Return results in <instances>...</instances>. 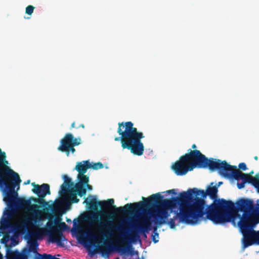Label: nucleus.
Wrapping results in <instances>:
<instances>
[{"instance_id": "31", "label": "nucleus", "mask_w": 259, "mask_h": 259, "mask_svg": "<svg viewBox=\"0 0 259 259\" xmlns=\"http://www.w3.org/2000/svg\"><path fill=\"white\" fill-rule=\"evenodd\" d=\"M239 168L242 169V170H245L247 169V166L245 163L242 162L240 163L238 165Z\"/></svg>"}, {"instance_id": "22", "label": "nucleus", "mask_w": 259, "mask_h": 259, "mask_svg": "<svg viewBox=\"0 0 259 259\" xmlns=\"http://www.w3.org/2000/svg\"><path fill=\"white\" fill-rule=\"evenodd\" d=\"M70 139V144L73 146H78L80 144L81 139L80 138H75L70 133L66 134L63 139L61 140L62 141H66L67 140Z\"/></svg>"}, {"instance_id": "13", "label": "nucleus", "mask_w": 259, "mask_h": 259, "mask_svg": "<svg viewBox=\"0 0 259 259\" xmlns=\"http://www.w3.org/2000/svg\"><path fill=\"white\" fill-rule=\"evenodd\" d=\"M44 229L38 228L37 231L33 232L29 234V239L28 241L29 250V251H32L36 253L37 256H36L35 259H36L38 256V253H39L37 251L38 246L37 239L41 238L44 235Z\"/></svg>"}, {"instance_id": "24", "label": "nucleus", "mask_w": 259, "mask_h": 259, "mask_svg": "<svg viewBox=\"0 0 259 259\" xmlns=\"http://www.w3.org/2000/svg\"><path fill=\"white\" fill-rule=\"evenodd\" d=\"M27 251L26 253H20L18 251H15L8 257V259H27Z\"/></svg>"}, {"instance_id": "10", "label": "nucleus", "mask_w": 259, "mask_h": 259, "mask_svg": "<svg viewBox=\"0 0 259 259\" xmlns=\"http://www.w3.org/2000/svg\"><path fill=\"white\" fill-rule=\"evenodd\" d=\"M152 229L151 222L149 218L142 217V219L133 223L131 233L129 235L130 240L132 241H136L140 238V234H143L146 237V233Z\"/></svg>"}, {"instance_id": "21", "label": "nucleus", "mask_w": 259, "mask_h": 259, "mask_svg": "<svg viewBox=\"0 0 259 259\" xmlns=\"http://www.w3.org/2000/svg\"><path fill=\"white\" fill-rule=\"evenodd\" d=\"M91 166L89 160H84L78 162L75 169L78 172V174H84L89 168H91Z\"/></svg>"}, {"instance_id": "28", "label": "nucleus", "mask_w": 259, "mask_h": 259, "mask_svg": "<svg viewBox=\"0 0 259 259\" xmlns=\"http://www.w3.org/2000/svg\"><path fill=\"white\" fill-rule=\"evenodd\" d=\"M177 217L179 218V217L178 216V215L177 214L176 215L175 217H174V218L173 219H170L169 220V221H166L165 224H168L171 229L175 228L176 224H175V219H177ZM167 220V219L166 220Z\"/></svg>"}, {"instance_id": "6", "label": "nucleus", "mask_w": 259, "mask_h": 259, "mask_svg": "<svg viewBox=\"0 0 259 259\" xmlns=\"http://www.w3.org/2000/svg\"><path fill=\"white\" fill-rule=\"evenodd\" d=\"M6 155L0 148V186L5 187V196L4 201L9 205L14 203L18 196V193L15 191L17 186L21 182L19 175L6 165L8 161L6 160Z\"/></svg>"}, {"instance_id": "33", "label": "nucleus", "mask_w": 259, "mask_h": 259, "mask_svg": "<svg viewBox=\"0 0 259 259\" xmlns=\"http://www.w3.org/2000/svg\"><path fill=\"white\" fill-rule=\"evenodd\" d=\"M256 240H257V244L259 245V231H256Z\"/></svg>"}, {"instance_id": "23", "label": "nucleus", "mask_w": 259, "mask_h": 259, "mask_svg": "<svg viewBox=\"0 0 259 259\" xmlns=\"http://www.w3.org/2000/svg\"><path fill=\"white\" fill-rule=\"evenodd\" d=\"M68 194V198L69 199V202L71 203H77L79 202V199L77 197V192L76 191V189L71 188L70 190L68 191L67 193Z\"/></svg>"}, {"instance_id": "35", "label": "nucleus", "mask_w": 259, "mask_h": 259, "mask_svg": "<svg viewBox=\"0 0 259 259\" xmlns=\"http://www.w3.org/2000/svg\"><path fill=\"white\" fill-rule=\"evenodd\" d=\"M85 186H87V188L89 189V190H92V186L90 185H89L88 184H85Z\"/></svg>"}, {"instance_id": "45", "label": "nucleus", "mask_w": 259, "mask_h": 259, "mask_svg": "<svg viewBox=\"0 0 259 259\" xmlns=\"http://www.w3.org/2000/svg\"><path fill=\"white\" fill-rule=\"evenodd\" d=\"M222 184H223V182H220L219 183V185H221Z\"/></svg>"}, {"instance_id": "30", "label": "nucleus", "mask_w": 259, "mask_h": 259, "mask_svg": "<svg viewBox=\"0 0 259 259\" xmlns=\"http://www.w3.org/2000/svg\"><path fill=\"white\" fill-rule=\"evenodd\" d=\"M35 8L32 5L28 6L25 9V13L28 15H31L33 13Z\"/></svg>"}, {"instance_id": "40", "label": "nucleus", "mask_w": 259, "mask_h": 259, "mask_svg": "<svg viewBox=\"0 0 259 259\" xmlns=\"http://www.w3.org/2000/svg\"><path fill=\"white\" fill-rule=\"evenodd\" d=\"M30 180H27V181L25 182L24 183V185L28 184H29V183H30Z\"/></svg>"}, {"instance_id": "37", "label": "nucleus", "mask_w": 259, "mask_h": 259, "mask_svg": "<svg viewBox=\"0 0 259 259\" xmlns=\"http://www.w3.org/2000/svg\"><path fill=\"white\" fill-rule=\"evenodd\" d=\"M117 230L120 231L121 230V227L120 226H118L115 228Z\"/></svg>"}, {"instance_id": "18", "label": "nucleus", "mask_w": 259, "mask_h": 259, "mask_svg": "<svg viewBox=\"0 0 259 259\" xmlns=\"http://www.w3.org/2000/svg\"><path fill=\"white\" fill-rule=\"evenodd\" d=\"M63 179L64 182L61 185V190L59 191V194L61 196L67 193L74 185L73 183L72 182L71 179L67 175H64Z\"/></svg>"}, {"instance_id": "29", "label": "nucleus", "mask_w": 259, "mask_h": 259, "mask_svg": "<svg viewBox=\"0 0 259 259\" xmlns=\"http://www.w3.org/2000/svg\"><path fill=\"white\" fill-rule=\"evenodd\" d=\"M90 165L91 166V168H92L95 170H97L98 169H101L103 167V164L101 162H100L95 163L93 164H92L90 163Z\"/></svg>"}, {"instance_id": "47", "label": "nucleus", "mask_w": 259, "mask_h": 259, "mask_svg": "<svg viewBox=\"0 0 259 259\" xmlns=\"http://www.w3.org/2000/svg\"><path fill=\"white\" fill-rule=\"evenodd\" d=\"M155 234V235H156L157 236L158 235V234L157 233H156V232Z\"/></svg>"}, {"instance_id": "19", "label": "nucleus", "mask_w": 259, "mask_h": 259, "mask_svg": "<svg viewBox=\"0 0 259 259\" xmlns=\"http://www.w3.org/2000/svg\"><path fill=\"white\" fill-rule=\"evenodd\" d=\"M49 240L53 243H56L59 246L64 247V242L66 240V239L62 233L58 232L50 236Z\"/></svg>"}, {"instance_id": "43", "label": "nucleus", "mask_w": 259, "mask_h": 259, "mask_svg": "<svg viewBox=\"0 0 259 259\" xmlns=\"http://www.w3.org/2000/svg\"><path fill=\"white\" fill-rule=\"evenodd\" d=\"M254 159H255V160H256L258 159V157H257V156H255L254 157Z\"/></svg>"}, {"instance_id": "9", "label": "nucleus", "mask_w": 259, "mask_h": 259, "mask_svg": "<svg viewBox=\"0 0 259 259\" xmlns=\"http://www.w3.org/2000/svg\"><path fill=\"white\" fill-rule=\"evenodd\" d=\"M114 200L113 199H108L107 200L100 201L101 208L103 209L104 208H111L114 210V213H123L128 214L132 213L134 212L137 211L142 208H143L144 202L140 201L139 202H135L133 203H127L122 207H117L114 205Z\"/></svg>"}, {"instance_id": "38", "label": "nucleus", "mask_w": 259, "mask_h": 259, "mask_svg": "<svg viewBox=\"0 0 259 259\" xmlns=\"http://www.w3.org/2000/svg\"><path fill=\"white\" fill-rule=\"evenodd\" d=\"M80 127L84 128V125L83 124H81L78 126H77L76 128H79Z\"/></svg>"}, {"instance_id": "41", "label": "nucleus", "mask_w": 259, "mask_h": 259, "mask_svg": "<svg viewBox=\"0 0 259 259\" xmlns=\"http://www.w3.org/2000/svg\"><path fill=\"white\" fill-rule=\"evenodd\" d=\"M192 148L195 150V149L196 148V145L195 144H193L192 146Z\"/></svg>"}, {"instance_id": "39", "label": "nucleus", "mask_w": 259, "mask_h": 259, "mask_svg": "<svg viewBox=\"0 0 259 259\" xmlns=\"http://www.w3.org/2000/svg\"><path fill=\"white\" fill-rule=\"evenodd\" d=\"M75 122H73L71 124V128L76 127L75 126Z\"/></svg>"}, {"instance_id": "4", "label": "nucleus", "mask_w": 259, "mask_h": 259, "mask_svg": "<svg viewBox=\"0 0 259 259\" xmlns=\"http://www.w3.org/2000/svg\"><path fill=\"white\" fill-rule=\"evenodd\" d=\"M117 133L120 137H116L114 141H120L123 149L130 150L132 153L138 156L143 154L144 146L141 139L144 138L142 132L134 127L132 121L118 123Z\"/></svg>"}, {"instance_id": "1", "label": "nucleus", "mask_w": 259, "mask_h": 259, "mask_svg": "<svg viewBox=\"0 0 259 259\" xmlns=\"http://www.w3.org/2000/svg\"><path fill=\"white\" fill-rule=\"evenodd\" d=\"M163 197L159 193L152 194L148 198L142 197L143 207L156 204L149 211L155 225L153 228L154 231L157 230V227L166 223V220L169 216L168 210L175 208L177 205H180V212L177 215L182 222L195 224L205 215L204 201L198 197L193 198L191 189L181 192L179 197H173L170 200L162 199Z\"/></svg>"}, {"instance_id": "17", "label": "nucleus", "mask_w": 259, "mask_h": 259, "mask_svg": "<svg viewBox=\"0 0 259 259\" xmlns=\"http://www.w3.org/2000/svg\"><path fill=\"white\" fill-rule=\"evenodd\" d=\"M104 246H98L96 250L90 252V256H93L97 252L102 253L103 256L108 255L112 250V246L107 242L104 243Z\"/></svg>"}, {"instance_id": "27", "label": "nucleus", "mask_w": 259, "mask_h": 259, "mask_svg": "<svg viewBox=\"0 0 259 259\" xmlns=\"http://www.w3.org/2000/svg\"><path fill=\"white\" fill-rule=\"evenodd\" d=\"M32 221L34 222H36V220L35 219H30L29 218H26L24 219V221L23 223V227H26L32 224Z\"/></svg>"}, {"instance_id": "5", "label": "nucleus", "mask_w": 259, "mask_h": 259, "mask_svg": "<svg viewBox=\"0 0 259 259\" xmlns=\"http://www.w3.org/2000/svg\"><path fill=\"white\" fill-rule=\"evenodd\" d=\"M184 155L180 157L172 166V169L178 176H184L188 171L192 170L194 168H208L210 170L214 171L215 160L213 159H208L199 150L191 149Z\"/></svg>"}, {"instance_id": "48", "label": "nucleus", "mask_w": 259, "mask_h": 259, "mask_svg": "<svg viewBox=\"0 0 259 259\" xmlns=\"http://www.w3.org/2000/svg\"><path fill=\"white\" fill-rule=\"evenodd\" d=\"M253 171H252L250 172V174H253Z\"/></svg>"}, {"instance_id": "11", "label": "nucleus", "mask_w": 259, "mask_h": 259, "mask_svg": "<svg viewBox=\"0 0 259 259\" xmlns=\"http://www.w3.org/2000/svg\"><path fill=\"white\" fill-rule=\"evenodd\" d=\"M31 185L33 186L32 191L33 193L37 195L38 198L31 197L30 198L34 202L39 203L41 205H47V202L44 200V198L47 195H50L51 191L50 189V186L48 184H43L41 185L36 184L35 183H32Z\"/></svg>"}, {"instance_id": "34", "label": "nucleus", "mask_w": 259, "mask_h": 259, "mask_svg": "<svg viewBox=\"0 0 259 259\" xmlns=\"http://www.w3.org/2000/svg\"><path fill=\"white\" fill-rule=\"evenodd\" d=\"M167 192L168 193H171V194H176L175 189H171V190H168V191H167Z\"/></svg>"}, {"instance_id": "20", "label": "nucleus", "mask_w": 259, "mask_h": 259, "mask_svg": "<svg viewBox=\"0 0 259 259\" xmlns=\"http://www.w3.org/2000/svg\"><path fill=\"white\" fill-rule=\"evenodd\" d=\"M30 200H25L23 199H20L18 200L17 203V206L19 208H24L29 207L30 209L32 211H35L36 209L39 208V206L37 204H31Z\"/></svg>"}, {"instance_id": "36", "label": "nucleus", "mask_w": 259, "mask_h": 259, "mask_svg": "<svg viewBox=\"0 0 259 259\" xmlns=\"http://www.w3.org/2000/svg\"><path fill=\"white\" fill-rule=\"evenodd\" d=\"M90 237L95 240H96L97 239V236L94 235H90Z\"/></svg>"}, {"instance_id": "3", "label": "nucleus", "mask_w": 259, "mask_h": 259, "mask_svg": "<svg viewBox=\"0 0 259 259\" xmlns=\"http://www.w3.org/2000/svg\"><path fill=\"white\" fill-rule=\"evenodd\" d=\"M238 210L243 211L242 217L240 215L239 221L236 222L243 234L242 245L244 248L253 244H257L256 231L253 228L259 223V204L254 205L252 200L241 199L236 203Z\"/></svg>"}, {"instance_id": "44", "label": "nucleus", "mask_w": 259, "mask_h": 259, "mask_svg": "<svg viewBox=\"0 0 259 259\" xmlns=\"http://www.w3.org/2000/svg\"><path fill=\"white\" fill-rule=\"evenodd\" d=\"M62 225H63V226H66V224H65V223L64 222H63L62 223Z\"/></svg>"}, {"instance_id": "26", "label": "nucleus", "mask_w": 259, "mask_h": 259, "mask_svg": "<svg viewBox=\"0 0 259 259\" xmlns=\"http://www.w3.org/2000/svg\"><path fill=\"white\" fill-rule=\"evenodd\" d=\"M249 184H251L259 191V178L252 177Z\"/></svg>"}, {"instance_id": "49", "label": "nucleus", "mask_w": 259, "mask_h": 259, "mask_svg": "<svg viewBox=\"0 0 259 259\" xmlns=\"http://www.w3.org/2000/svg\"><path fill=\"white\" fill-rule=\"evenodd\" d=\"M116 259H119L118 258H116Z\"/></svg>"}, {"instance_id": "46", "label": "nucleus", "mask_w": 259, "mask_h": 259, "mask_svg": "<svg viewBox=\"0 0 259 259\" xmlns=\"http://www.w3.org/2000/svg\"><path fill=\"white\" fill-rule=\"evenodd\" d=\"M2 255L1 254V253H0V259H2Z\"/></svg>"}, {"instance_id": "7", "label": "nucleus", "mask_w": 259, "mask_h": 259, "mask_svg": "<svg viewBox=\"0 0 259 259\" xmlns=\"http://www.w3.org/2000/svg\"><path fill=\"white\" fill-rule=\"evenodd\" d=\"M90 196L92 197V198L89 200L88 198H86L83 203H86L88 205V208L94 210L95 212L87 215L85 217V221L91 227H93L97 224L98 229L102 235L105 237L111 236L112 234L111 231L112 222L99 220V216H106L107 213L103 210L99 211L98 206H100V203H99L100 201H97L95 196L91 195H90Z\"/></svg>"}, {"instance_id": "12", "label": "nucleus", "mask_w": 259, "mask_h": 259, "mask_svg": "<svg viewBox=\"0 0 259 259\" xmlns=\"http://www.w3.org/2000/svg\"><path fill=\"white\" fill-rule=\"evenodd\" d=\"M49 208L53 213L61 215L70 208V203L67 198L62 197L56 200Z\"/></svg>"}, {"instance_id": "8", "label": "nucleus", "mask_w": 259, "mask_h": 259, "mask_svg": "<svg viewBox=\"0 0 259 259\" xmlns=\"http://www.w3.org/2000/svg\"><path fill=\"white\" fill-rule=\"evenodd\" d=\"M214 170H218L219 174L226 178H234L236 180H242L243 182L249 184L252 177L250 174H244L237 168L236 166L231 165L226 161L215 159Z\"/></svg>"}, {"instance_id": "25", "label": "nucleus", "mask_w": 259, "mask_h": 259, "mask_svg": "<svg viewBox=\"0 0 259 259\" xmlns=\"http://www.w3.org/2000/svg\"><path fill=\"white\" fill-rule=\"evenodd\" d=\"M38 256L36 259H60L59 258L56 257L50 254L44 253L41 254L40 253H38Z\"/></svg>"}, {"instance_id": "32", "label": "nucleus", "mask_w": 259, "mask_h": 259, "mask_svg": "<svg viewBox=\"0 0 259 259\" xmlns=\"http://www.w3.org/2000/svg\"><path fill=\"white\" fill-rule=\"evenodd\" d=\"M245 183L243 181L241 183H238L237 184L238 188L239 189L243 188L245 187Z\"/></svg>"}, {"instance_id": "2", "label": "nucleus", "mask_w": 259, "mask_h": 259, "mask_svg": "<svg viewBox=\"0 0 259 259\" xmlns=\"http://www.w3.org/2000/svg\"><path fill=\"white\" fill-rule=\"evenodd\" d=\"M193 198L198 197L204 201V211L207 219L214 224L231 223L236 226V218L239 217L238 209L231 201L217 199L218 188L209 187L206 191L197 188L191 189Z\"/></svg>"}, {"instance_id": "42", "label": "nucleus", "mask_w": 259, "mask_h": 259, "mask_svg": "<svg viewBox=\"0 0 259 259\" xmlns=\"http://www.w3.org/2000/svg\"><path fill=\"white\" fill-rule=\"evenodd\" d=\"M153 241L155 242V243H156L158 241L157 240H155L154 239V237L153 236Z\"/></svg>"}, {"instance_id": "14", "label": "nucleus", "mask_w": 259, "mask_h": 259, "mask_svg": "<svg viewBox=\"0 0 259 259\" xmlns=\"http://www.w3.org/2000/svg\"><path fill=\"white\" fill-rule=\"evenodd\" d=\"M77 179L79 182L76 184L75 187L77 194L81 197L85 195L87 193V190L84 186L85 184L89 183V178L84 174H78Z\"/></svg>"}, {"instance_id": "15", "label": "nucleus", "mask_w": 259, "mask_h": 259, "mask_svg": "<svg viewBox=\"0 0 259 259\" xmlns=\"http://www.w3.org/2000/svg\"><path fill=\"white\" fill-rule=\"evenodd\" d=\"M121 243L124 245L115 246L114 247L115 250L118 252H120L122 254H130L131 255H133L135 254H138V251L134 250V248L131 244L127 242L125 239H124Z\"/></svg>"}, {"instance_id": "16", "label": "nucleus", "mask_w": 259, "mask_h": 259, "mask_svg": "<svg viewBox=\"0 0 259 259\" xmlns=\"http://www.w3.org/2000/svg\"><path fill=\"white\" fill-rule=\"evenodd\" d=\"M75 146L70 144V139L67 140L66 141H60V145L58 147V150L65 152L66 155L68 156L70 152L74 153L75 152Z\"/></svg>"}]
</instances>
